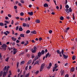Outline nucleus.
I'll list each match as a JSON object with an SVG mask.
<instances>
[{"label": "nucleus", "mask_w": 77, "mask_h": 77, "mask_svg": "<svg viewBox=\"0 0 77 77\" xmlns=\"http://www.w3.org/2000/svg\"><path fill=\"white\" fill-rule=\"evenodd\" d=\"M17 66H19V62H17Z\"/></svg>", "instance_id": "obj_52"}, {"label": "nucleus", "mask_w": 77, "mask_h": 77, "mask_svg": "<svg viewBox=\"0 0 77 77\" xmlns=\"http://www.w3.org/2000/svg\"><path fill=\"white\" fill-rule=\"evenodd\" d=\"M3 74V71H1L0 72V77L2 76V74Z\"/></svg>", "instance_id": "obj_23"}, {"label": "nucleus", "mask_w": 77, "mask_h": 77, "mask_svg": "<svg viewBox=\"0 0 77 77\" xmlns=\"http://www.w3.org/2000/svg\"><path fill=\"white\" fill-rule=\"evenodd\" d=\"M65 72V71L64 70H63L62 71V72H61V75L62 76L64 74V72Z\"/></svg>", "instance_id": "obj_12"}, {"label": "nucleus", "mask_w": 77, "mask_h": 77, "mask_svg": "<svg viewBox=\"0 0 77 77\" xmlns=\"http://www.w3.org/2000/svg\"><path fill=\"white\" fill-rule=\"evenodd\" d=\"M49 53H48L47 54H46V56H45V57L46 58H47V57H48V56H49V57H50V55H49Z\"/></svg>", "instance_id": "obj_11"}, {"label": "nucleus", "mask_w": 77, "mask_h": 77, "mask_svg": "<svg viewBox=\"0 0 77 77\" xmlns=\"http://www.w3.org/2000/svg\"><path fill=\"white\" fill-rule=\"evenodd\" d=\"M16 42L17 43H19L20 42V41H19L18 40H17L16 41Z\"/></svg>", "instance_id": "obj_50"}, {"label": "nucleus", "mask_w": 77, "mask_h": 77, "mask_svg": "<svg viewBox=\"0 0 77 77\" xmlns=\"http://www.w3.org/2000/svg\"><path fill=\"white\" fill-rule=\"evenodd\" d=\"M23 27H26V23H23Z\"/></svg>", "instance_id": "obj_28"}, {"label": "nucleus", "mask_w": 77, "mask_h": 77, "mask_svg": "<svg viewBox=\"0 0 77 77\" xmlns=\"http://www.w3.org/2000/svg\"><path fill=\"white\" fill-rule=\"evenodd\" d=\"M18 28H19L18 26H17L16 28V30H18Z\"/></svg>", "instance_id": "obj_55"}, {"label": "nucleus", "mask_w": 77, "mask_h": 77, "mask_svg": "<svg viewBox=\"0 0 77 77\" xmlns=\"http://www.w3.org/2000/svg\"><path fill=\"white\" fill-rule=\"evenodd\" d=\"M53 69V72H54V71H55V69H54V68H53V69Z\"/></svg>", "instance_id": "obj_56"}, {"label": "nucleus", "mask_w": 77, "mask_h": 77, "mask_svg": "<svg viewBox=\"0 0 77 77\" xmlns=\"http://www.w3.org/2000/svg\"><path fill=\"white\" fill-rule=\"evenodd\" d=\"M65 11H66V12H67V13H68V14H69V10L67 8H66L65 10Z\"/></svg>", "instance_id": "obj_8"}, {"label": "nucleus", "mask_w": 77, "mask_h": 77, "mask_svg": "<svg viewBox=\"0 0 77 77\" xmlns=\"http://www.w3.org/2000/svg\"><path fill=\"white\" fill-rule=\"evenodd\" d=\"M20 36L22 38H24V34H21L20 35Z\"/></svg>", "instance_id": "obj_20"}, {"label": "nucleus", "mask_w": 77, "mask_h": 77, "mask_svg": "<svg viewBox=\"0 0 77 77\" xmlns=\"http://www.w3.org/2000/svg\"><path fill=\"white\" fill-rule=\"evenodd\" d=\"M19 31H20V32L23 31V28L21 27H20L19 28Z\"/></svg>", "instance_id": "obj_21"}, {"label": "nucleus", "mask_w": 77, "mask_h": 77, "mask_svg": "<svg viewBox=\"0 0 77 77\" xmlns=\"http://www.w3.org/2000/svg\"><path fill=\"white\" fill-rule=\"evenodd\" d=\"M60 19L61 20H63L64 19V18H63V17L61 16L60 17Z\"/></svg>", "instance_id": "obj_24"}, {"label": "nucleus", "mask_w": 77, "mask_h": 77, "mask_svg": "<svg viewBox=\"0 0 77 77\" xmlns=\"http://www.w3.org/2000/svg\"><path fill=\"white\" fill-rule=\"evenodd\" d=\"M13 54H15L17 53V49H15V48H14L13 49Z\"/></svg>", "instance_id": "obj_6"}, {"label": "nucleus", "mask_w": 77, "mask_h": 77, "mask_svg": "<svg viewBox=\"0 0 77 77\" xmlns=\"http://www.w3.org/2000/svg\"><path fill=\"white\" fill-rule=\"evenodd\" d=\"M45 53V51L44 50H42V51L41 52V53L42 54H44Z\"/></svg>", "instance_id": "obj_22"}, {"label": "nucleus", "mask_w": 77, "mask_h": 77, "mask_svg": "<svg viewBox=\"0 0 77 77\" xmlns=\"http://www.w3.org/2000/svg\"><path fill=\"white\" fill-rule=\"evenodd\" d=\"M39 40H40V41H42V38L41 37H40L39 38Z\"/></svg>", "instance_id": "obj_44"}, {"label": "nucleus", "mask_w": 77, "mask_h": 77, "mask_svg": "<svg viewBox=\"0 0 77 77\" xmlns=\"http://www.w3.org/2000/svg\"><path fill=\"white\" fill-rule=\"evenodd\" d=\"M71 71L72 72H74V67H72L71 69Z\"/></svg>", "instance_id": "obj_16"}, {"label": "nucleus", "mask_w": 77, "mask_h": 77, "mask_svg": "<svg viewBox=\"0 0 77 77\" xmlns=\"http://www.w3.org/2000/svg\"><path fill=\"white\" fill-rule=\"evenodd\" d=\"M29 8H31V7H32V5H29Z\"/></svg>", "instance_id": "obj_63"}, {"label": "nucleus", "mask_w": 77, "mask_h": 77, "mask_svg": "<svg viewBox=\"0 0 77 77\" xmlns=\"http://www.w3.org/2000/svg\"><path fill=\"white\" fill-rule=\"evenodd\" d=\"M58 67V66H54V68L55 69H56Z\"/></svg>", "instance_id": "obj_35"}, {"label": "nucleus", "mask_w": 77, "mask_h": 77, "mask_svg": "<svg viewBox=\"0 0 77 77\" xmlns=\"http://www.w3.org/2000/svg\"><path fill=\"white\" fill-rule=\"evenodd\" d=\"M44 7H46V8H48V4H45L44 5Z\"/></svg>", "instance_id": "obj_13"}, {"label": "nucleus", "mask_w": 77, "mask_h": 77, "mask_svg": "<svg viewBox=\"0 0 77 77\" xmlns=\"http://www.w3.org/2000/svg\"><path fill=\"white\" fill-rule=\"evenodd\" d=\"M30 75V73H28L27 75H26L25 76V77H29Z\"/></svg>", "instance_id": "obj_17"}, {"label": "nucleus", "mask_w": 77, "mask_h": 77, "mask_svg": "<svg viewBox=\"0 0 77 77\" xmlns=\"http://www.w3.org/2000/svg\"><path fill=\"white\" fill-rule=\"evenodd\" d=\"M12 45L13 46L15 45V42H13Z\"/></svg>", "instance_id": "obj_64"}, {"label": "nucleus", "mask_w": 77, "mask_h": 77, "mask_svg": "<svg viewBox=\"0 0 77 77\" xmlns=\"http://www.w3.org/2000/svg\"><path fill=\"white\" fill-rule=\"evenodd\" d=\"M8 59H9L8 58H6V59H5V61L6 62H8Z\"/></svg>", "instance_id": "obj_48"}, {"label": "nucleus", "mask_w": 77, "mask_h": 77, "mask_svg": "<svg viewBox=\"0 0 77 77\" xmlns=\"http://www.w3.org/2000/svg\"><path fill=\"white\" fill-rule=\"evenodd\" d=\"M76 57L75 55H73V56L72 57V58H76Z\"/></svg>", "instance_id": "obj_53"}, {"label": "nucleus", "mask_w": 77, "mask_h": 77, "mask_svg": "<svg viewBox=\"0 0 77 77\" xmlns=\"http://www.w3.org/2000/svg\"><path fill=\"white\" fill-rule=\"evenodd\" d=\"M11 39H12V40H13V41H16L17 40V38H14V37H12L11 38Z\"/></svg>", "instance_id": "obj_19"}, {"label": "nucleus", "mask_w": 77, "mask_h": 77, "mask_svg": "<svg viewBox=\"0 0 77 77\" xmlns=\"http://www.w3.org/2000/svg\"><path fill=\"white\" fill-rule=\"evenodd\" d=\"M57 54H61V53H62V52H60V51L58 50H57Z\"/></svg>", "instance_id": "obj_14"}, {"label": "nucleus", "mask_w": 77, "mask_h": 77, "mask_svg": "<svg viewBox=\"0 0 77 77\" xmlns=\"http://www.w3.org/2000/svg\"><path fill=\"white\" fill-rule=\"evenodd\" d=\"M20 2L21 3H23V4H24V1H23V0L21 1Z\"/></svg>", "instance_id": "obj_33"}, {"label": "nucleus", "mask_w": 77, "mask_h": 77, "mask_svg": "<svg viewBox=\"0 0 77 77\" xmlns=\"http://www.w3.org/2000/svg\"><path fill=\"white\" fill-rule=\"evenodd\" d=\"M39 61L37 60V61H36L35 63H36V64H37V63H39Z\"/></svg>", "instance_id": "obj_39"}, {"label": "nucleus", "mask_w": 77, "mask_h": 77, "mask_svg": "<svg viewBox=\"0 0 77 77\" xmlns=\"http://www.w3.org/2000/svg\"><path fill=\"white\" fill-rule=\"evenodd\" d=\"M52 31L51 30H49V33H52Z\"/></svg>", "instance_id": "obj_43"}, {"label": "nucleus", "mask_w": 77, "mask_h": 77, "mask_svg": "<svg viewBox=\"0 0 77 77\" xmlns=\"http://www.w3.org/2000/svg\"><path fill=\"white\" fill-rule=\"evenodd\" d=\"M62 54L63 55V57L64 58H68V55H66L65 54H64L63 53H64V49H62V50L61 51Z\"/></svg>", "instance_id": "obj_3"}, {"label": "nucleus", "mask_w": 77, "mask_h": 77, "mask_svg": "<svg viewBox=\"0 0 77 77\" xmlns=\"http://www.w3.org/2000/svg\"><path fill=\"white\" fill-rule=\"evenodd\" d=\"M4 34H5V35H6V36H7V35H8V33H6V32H4Z\"/></svg>", "instance_id": "obj_46"}, {"label": "nucleus", "mask_w": 77, "mask_h": 77, "mask_svg": "<svg viewBox=\"0 0 77 77\" xmlns=\"http://www.w3.org/2000/svg\"><path fill=\"white\" fill-rule=\"evenodd\" d=\"M31 41H32V42H33V43H35V42L34 41V40H32Z\"/></svg>", "instance_id": "obj_57"}, {"label": "nucleus", "mask_w": 77, "mask_h": 77, "mask_svg": "<svg viewBox=\"0 0 77 77\" xmlns=\"http://www.w3.org/2000/svg\"><path fill=\"white\" fill-rule=\"evenodd\" d=\"M33 49H32L31 50V51L32 52V53H35L37 50V48H36V46H35L33 48Z\"/></svg>", "instance_id": "obj_4"}, {"label": "nucleus", "mask_w": 77, "mask_h": 77, "mask_svg": "<svg viewBox=\"0 0 77 77\" xmlns=\"http://www.w3.org/2000/svg\"><path fill=\"white\" fill-rule=\"evenodd\" d=\"M6 33H8V34H9V33H10V32L8 31H6Z\"/></svg>", "instance_id": "obj_41"}, {"label": "nucleus", "mask_w": 77, "mask_h": 77, "mask_svg": "<svg viewBox=\"0 0 77 77\" xmlns=\"http://www.w3.org/2000/svg\"><path fill=\"white\" fill-rule=\"evenodd\" d=\"M9 19V18H8V17H5V19L6 20H8Z\"/></svg>", "instance_id": "obj_60"}, {"label": "nucleus", "mask_w": 77, "mask_h": 77, "mask_svg": "<svg viewBox=\"0 0 77 77\" xmlns=\"http://www.w3.org/2000/svg\"><path fill=\"white\" fill-rule=\"evenodd\" d=\"M28 20V19H27V18H26L25 19V21L26 22V21H27Z\"/></svg>", "instance_id": "obj_54"}, {"label": "nucleus", "mask_w": 77, "mask_h": 77, "mask_svg": "<svg viewBox=\"0 0 77 77\" xmlns=\"http://www.w3.org/2000/svg\"><path fill=\"white\" fill-rule=\"evenodd\" d=\"M52 66V64H51V63H49V66H50V67H51V66Z\"/></svg>", "instance_id": "obj_34"}, {"label": "nucleus", "mask_w": 77, "mask_h": 77, "mask_svg": "<svg viewBox=\"0 0 77 77\" xmlns=\"http://www.w3.org/2000/svg\"><path fill=\"white\" fill-rule=\"evenodd\" d=\"M69 77V75H68V74L64 76V77Z\"/></svg>", "instance_id": "obj_42"}, {"label": "nucleus", "mask_w": 77, "mask_h": 77, "mask_svg": "<svg viewBox=\"0 0 77 77\" xmlns=\"http://www.w3.org/2000/svg\"><path fill=\"white\" fill-rule=\"evenodd\" d=\"M8 16L10 18H11V17H12V15L9 14L8 15Z\"/></svg>", "instance_id": "obj_29"}, {"label": "nucleus", "mask_w": 77, "mask_h": 77, "mask_svg": "<svg viewBox=\"0 0 77 77\" xmlns=\"http://www.w3.org/2000/svg\"><path fill=\"white\" fill-rule=\"evenodd\" d=\"M32 58H34V57H35V56L33 54H32Z\"/></svg>", "instance_id": "obj_45"}, {"label": "nucleus", "mask_w": 77, "mask_h": 77, "mask_svg": "<svg viewBox=\"0 0 77 77\" xmlns=\"http://www.w3.org/2000/svg\"><path fill=\"white\" fill-rule=\"evenodd\" d=\"M36 23H40V20H35Z\"/></svg>", "instance_id": "obj_15"}, {"label": "nucleus", "mask_w": 77, "mask_h": 77, "mask_svg": "<svg viewBox=\"0 0 77 77\" xmlns=\"http://www.w3.org/2000/svg\"><path fill=\"white\" fill-rule=\"evenodd\" d=\"M14 9H17V6H15L14 7Z\"/></svg>", "instance_id": "obj_38"}, {"label": "nucleus", "mask_w": 77, "mask_h": 77, "mask_svg": "<svg viewBox=\"0 0 77 77\" xmlns=\"http://www.w3.org/2000/svg\"><path fill=\"white\" fill-rule=\"evenodd\" d=\"M2 48V50H3L4 51H6V48H7V45L6 44H4L2 45L1 46Z\"/></svg>", "instance_id": "obj_2"}, {"label": "nucleus", "mask_w": 77, "mask_h": 77, "mask_svg": "<svg viewBox=\"0 0 77 77\" xmlns=\"http://www.w3.org/2000/svg\"><path fill=\"white\" fill-rule=\"evenodd\" d=\"M47 68L48 69H50L51 68V67L50 66H48L47 67Z\"/></svg>", "instance_id": "obj_37"}, {"label": "nucleus", "mask_w": 77, "mask_h": 77, "mask_svg": "<svg viewBox=\"0 0 77 77\" xmlns=\"http://www.w3.org/2000/svg\"><path fill=\"white\" fill-rule=\"evenodd\" d=\"M32 60H29L28 62L27 63V65H29V64H30V63H32Z\"/></svg>", "instance_id": "obj_9"}, {"label": "nucleus", "mask_w": 77, "mask_h": 77, "mask_svg": "<svg viewBox=\"0 0 77 77\" xmlns=\"http://www.w3.org/2000/svg\"><path fill=\"white\" fill-rule=\"evenodd\" d=\"M28 67V66H27L25 68V70L27 71V67Z\"/></svg>", "instance_id": "obj_49"}, {"label": "nucleus", "mask_w": 77, "mask_h": 77, "mask_svg": "<svg viewBox=\"0 0 77 77\" xmlns=\"http://www.w3.org/2000/svg\"><path fill=\"white\" fill-rule=\"evenodd\" d=\"M21 44H24V42L23 41L21 42Z\"/></svg>", "instance_id": "obj_59"}, {"label": "nucleus", "mask_w": 77, "mask_h": 77, "mask_svg": "<svg viewBox=\"0 0 77 77\" xmlns=\"http://www.w3.org/2000/svg\"><path fill=\"white\" fill-rule=\"evenodd\" d=\"M0 26H4V24L2 23H0Z\"/></svg>", "instance_id": "obj_26"}, {"label": "nucleus", "mask_w": 77, "mask_h": 77, "mask_svg": "<svg viewBox=\"0 0 77 77\" xmlns=\"http://www.w3.org/2000/svg\"><path fill=\"white\" fill-rule=\"evenodd\" d=\"M5 23H7V24H9V21L7 20L5 21Z\"/></svg>", "instance_id": "obj_40"}, {"label": "nucleus", "mask_w": 77, "mask_h": 77, "mask_svg": "<svg viewBox=\"0 0 77 77\" xmlns=\"http://www.w3.org/2000/svg\"><path fill=\"white\" fill-rule=\"evenodd\" d=\"M10 43L9 42H7L6 44H7V45H9V44Z\"/></svg>", "instance_id": "obj_61"}, {"label": "nucleus", "mask_w": 77, "mask_h": 77, "mask_svg": "<svg viewBox=\"0 0 77 77\" xmlns=\"http://www.w3.org/2000/svg\"><path fill=\"white\" fill-rule=\"evenodd\" d=\"M38 56L39 57H40V56H41V55H42V54H41V52H39L38 53Z\"/></svg>", "instance_id": "obj_10"}, {"label": "nucleus", "mask_w": 77, "mask_h": 77, "mask_svg": "<svg viewBox=\"0 0 77 77\" xmlns=\"http://www.w3.org/2000/svg\"><path fill=\"white\" fill-rule=\"evenodd\" d=\"M19 6H21V3H19L18 4Z\"/></svg>", "instance_id": "obj_47"}, {"label": "nucleus", "mask_w": 77, "mask_h": 77, "mask_svg": "<svg viewBox=\"0 0 77 77\" xmlns=\"http://www.w3.org/2000/svg\"><path fill=\"white\" fill-rule=\"evenodd\" d=\"M31 33H33V34H36V32L35 31H32L31 32Z\"/></svg>", "instance_id": "obj_18"}, {"label": "nucleus", "mask_w": 77, "mask_h": 77, "mask_svg": "<svg viewBox=\"0 0 77 77\" xmlns=\"http://www.w3.org/2000/svg\"><path fill=\"white\" fill-rule=\"evenodd\" d=\"M20 20H21V21H24V18H23L22 17H20Z\"/></svg>", "instance_id": "obj_25"}, {"label": "nucleus", "mask_w": 77, "mask_h": 77, "mask_svg": "<svg viewBox=\"0 0 77 77\" xmlns=\"http://www.w3.org/2000/svg\"><path fill=\"white\" fill-rule=\"evenodd\" d=\"M11 24H14V20H12L11 22Z\"/></svg>", "instance_id": "obj_51"}, {"label": "nucleus", "mask_w": 77, "mask_h": 77, "mask_svg": "<svg viewBox=\"0 0 77 77\" xmlns=\"http://www.w3.org/2000/svg\"><path fill=\"white\" fill-rule=\"evenodd\" d=\"M25 62L24 61H23L21 62V64H24Z\"/></svg>", "instance_id": "obj_31"}, {"label": "nucleus", "mask_w": 77, "mask_h": 77, "mask_svg": "<svg viewBox=\"0 0 77 77\" xmlns=\"http://www.w3.org/2000/svg\"><path fill=\"white\" fill-rule=\"evenodd\" d=\"M65 8H69V6L68 5H67L66 6Z\"/></svg>", "instance_id": "obj_36"}, {"label": "nucleus", "mask_w": 77, "mask_h": 77, "mask_svg": "<svg viewBox=\"0 0 77 77\" xmlns=\"http://www.w3.org/2000/svg\"><path fill=\"white\" fill-rule=\"evenodd\" d=\"M6 69H7V67L5 66L3 69V71H4V72L3 74L2 77H5L6 75V72H5L6 71Z\"/></svg>", "instance_id": "obj_1"}, {"label": "nucleus", "mask_w": 77, "mask_h": 77, "mask_svg": "<svg viewBox=\"0 0 77 77\" xmlns=\"http://www.w3.org/2000/svg\"><path fill=\"white\" fill-rule=\"evenodd\" d=\"M28 14L29 15H31V16H32L33 15V13L32 12H28Z\"/></svg>", "instance_id": "obj_7"}, {"label": "nucleus", "mask_w": 77, "mask_h": 77, "mask_svg": "<svg viewBox=\"0 0 77 77\" xmlns=\"http://www.w3.org/2000/svg\"><path fill=\"white\" fill-rule=\"evenodd\" d=\"M69 12H72V9L71 8H69Z\"/></svg>", "instance_id": "obj_32"}, {"label": "nucleus", "mask_w": 77, "mask_h": 77, "mask_svg": "<svg viewBox=\"0 0 77 77\" xmlns=\"http://www.w3.org/2000/svg\"><path fill=\"white\" fill-rule=\"evenodd\" d=\"M20 15L21 16H23V15H24V13L23 12H21L20 13Z\"/></svg>", "instance_id": "obj_30"}, {"label": "nucleus", "mask_w": 77, "mask_h": 77, "mask_svg": "<svg viewBox=\"0 0 77 77\" xmlns=\"http://www.w3.org/2000/svg\"><path fill=\"white\" fill-rule=\"evenodd\" d=\"M27 56L28 57H29V56H30V54H27Z\"/></svg>", "instance_id": "obj_58"}, {"label": "nucleus", "mask_w": 77, "mask_h": 77, "mask_svg": "<svg viewBox=\"0 0 77 77\" xmlns=\"http://www.w3.org/2000/svg\"><path fill=\"white\" fill-rule=\"evenodd\" d=\"M16 18L17 20H18L19 18H20V17H17Z\"/></svg>", "instance_id": "obj_62"}, {"label": "nucleus", "mask_w": 77, "mask_h": 77, "mask_svg": "<svg viewBox=\"0 0 77 77\" xmlns=\"http://www.w3.org/2000/svg\"><path fill=\"white\" fill-rule=\"evenodd\" d=\"M30 32V31L29 30H28L26 31V33L28 34V33H29Z\"/></svg>", "instance_id": "obj_27"}, {"label": "nucleus", "mask_w": 77, "mask_h": 77, "mask_svg": "<svg viewBox=\"0 0 77 77\" xmlns=\"http://www.w3.org/2000/svg\"><path fill=\"white\" fill-rule=\"evenodd\" d=\"M45 66V63H42V64L41 66V68L40 69V71H42V69L44 68V67Z\"/></svg>", "instance_id": "obj_5"}]
</instances>
